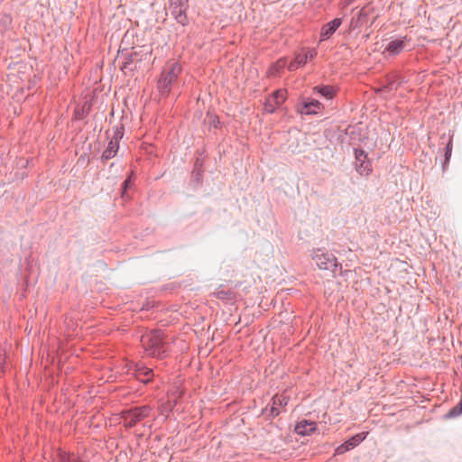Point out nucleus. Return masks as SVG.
<instances>
[{
	"mask_svg": "<svg viewBox=\"0 0 462 462\" xmlns=\"http://www.w3.org/2000/svg\"><path fill=\"white\" fill-rule=\"evenodd\" d=\"M317 266L321 270H331L337 266V257L328 252L318 249L313 255Z\"/></svg>",
	"mask_w": 462,
	"mask_h": 462,
	"instance_id": "nucleus-4",
	"label": "nucleus"
},
{
	"mask_svg": "<svg viewBox=\"0 0 462 462\" xmlns=\"http://www.w3.org/2000/svg\"><path fill=\"white\" fill-rule=\"evenodd\" d=\"M451 154V146L450 143L447 145V151H446V158L448 160L449 156Z\"/></svg>",
	"mask_w": 462,
	"mask_h": 462,
	"instance_id": "nucleus-22",
	"label": "nucleus"
},
{
	"mask_svg": "<svg viewBox=\"0 0 462 462\" xmlns=\"http://www.w3.org/2000/svg\"><path fill=\"white\" fill-rule=\"evenodd\" d=\"M315 89L318 90V92L320 93V95H322L323 97H325L327 98H332V97L334 95L332 88L328 87V86L315 88Z\"/></svg>",
	"mask_w": 462,
	"mask_h": 462,
	"instance_id": "nucleus-16",
	"label": "nucleus"
},
{
	"mask_svg": "<svg viewBox=\"0 0 462 462\" xmlns=\"http://www.w3.org/2000/svg\"><path fill=\"white\" fill-rule=\"evenodd\" d=\"M150 411L151 409L148 406H141L124 411L123 419L125 425L127 427H133L138 421L148 417Z\"/></svg>",
	"mask_w": 462,
	"mask_h": 462,
	"instance_id": "nucleus-3",
	"label": "nucleus"
},
{
	"mask_svg": "<svg viewBox=\"0 0 462 462\" xmlns=\"http://www.w3.org/2000/svg\"><path fill=\"white\" fill-rule=\"evenodd\" d=\"M320 109L321 104L317 100H312L310 102H303L300 112L301 114L311 115L318 114Z\"/></svg>",
	"mask_w": 462,
	"mask_h": 462,
	"instance_id": "nucleus-10",
	"label": "nucleus"
},
{
	"mask_svg": "<svg viewBox=\"0 0 462 462\" xmlns=\"http://www.w3.org/2000/svg\"><path fill=\"white\" fill-rule=\"evenodd\" d=\"M131 184V180L128 178L124 181V187L126 189Z\"/></svg>",
	"mask_w": 462,
	"mask_h": 462,
	"instance_id": "nucleus-23",
	"label": "nucleus"
},
{
	"mask_svg": "<svg viewBox=\"0 0 462 462\" xmlns=\"http://www.w3.org/2000/svg\"><path fill=\"white\" fill-rule=\"evenodd\" d=\"M341 23V19L336 18L333 21L325 24L321 29V40H325L330 37V35H332L336 32V30L340 26Z\"/></svg>",
	"mask_w": 462,
	"mask_h": 462,
	"instance_id": "nucleus-9",
	"label": "nucleus"
},
{
	"mask_svg": "<svg viewBox=\"0 0 462 462\" xmlns=\"http://www.w3.org/2000/svg\"><path fill=\"white\" fill-rule=\"evenodd\" d=\"M286 99V91L283 89H280L273 93V95L268 98L267 103L265 105V110L272 113L274 111L275 106L282 105Z\"/></svg>",
	"mask_w": 462,
	"mask_h": 462,
	"instance_id": "nucleus-5",
	"label": "nucleus"
},
{
	"mask_svg": "<svg viewBox=\"0 0 462 462\" xmlns=\"http://www.w3.org/2000/svg\"><path fill=\"white\" fill-rule=\"evenodd\" d=\"M288 403V398L284 395H275L273 398V407H272V414L276 416L280 413V410L278 408L282 405H286Z\"/></svg>",
	"mask_w": 462,
	"mask_h": 462,
	"instance_id": "nucleus-11",
	"label": "nucleus"
},
{
	"mask_svg": "<svg viewBox=\"0 0 462 462\" xmlns=\"http://www.w3.org/2000/svg\"><path fill=\"white\" fill-rule=\"evenodd\" d=\"M303 56H307V60H313L316 55H317V52L315 50H309L306 53L302 54Z\"/></svg>",
	"mask_w": 462,
	"mask_h": 462,
	"instance_id": "nucleus-19",
	"label": "nucleus"
},
{
	"mask_svg": "<svg viewBox=\"0 0 462 462\" xmlns=\"http://www.w3.org/2000/svg\"><path fill=\"white\" fill-rule=\"evenodd\" d=\"M366 433L356 434L348 440H346L344 444L340 445L337 448L336 453L340 455L354 448L360 442H362L365 439Z\"/></svg>",
	"mask_w": 462,
	"mask_h": 462,
	"instance_id": "nucleus-6",
	"label": "nucleus"
},
{
	"mask_svg": "<svg viewBox=\"0 0 462 462\" xmlns=\"http://www.w3.org/2000/svg\"><path fill=\"white\" fill-rule=\"evenodd\" d=\"M307 63V56H303L301 53L297 54L295 59L288 65L289 70H295L299 67L304 66Z\"/></svg>",
	"mask_w": 462,
	"mask_h": 462,
	"instance_id": "nucleus-14",
	"label": "nucleus"
},
{
	"mask_svg": "<svg viewBox=\"0 0 462 462\" xmlns=\"http://www.w3.org/2000/svg\"><path fill=\"white\" fill-rule=\"evenodd\" d=\"M188 2V0H171V5H178L180 6H182Z\"/></svg>",
	"mask_w": 462,
	"mask_h": 462,
	"instance_id": "nucleus-21",
	"label": "nucleus"
},
{
	"mask_svg": "<svg viewBox=\"0 0 462 462\" xmlns=\"http://www.w3.org/2000/svg\"><path fill=\"white\" fill-rule=\"evenodd\" d=\"M366 155L363 151H356V162H365Z\"/></svg>",
	"mask_w": 462,
	"mask_h": 462,
	"instance_id": "nucleus-18",
	"label": "nucleus"
},
{
	"mask_svg": "<svg viewBox=\"0 0 462 462\" xmlns=\"http://www.w3.org/2000/svg\"><path fill=\"white\" fill-rule=\"evenodd\" d=\"M141 341L148 356L161 357L166 351L160 331H152L143 336Z\"/></svg>",
	"mask_w": 462,
	"mask_h": 462,
	"instance_id": "nucleus-1",
	"label": "nucleus"
},
{
	"mask_svg": "<svg viewBox=\"0 0 462 462\" xmlns=\"http://www.w3.org/2000/svg\"><path fill=\"white\" fill-rule=\"evenodd\" d=\"M133 370V374L141 382L147 383L151 380L152 371L149 368L143 367L140 365H132L127 373Z\"/></svg>",
	"mask_w": 462,
	"mask_h": 462,
	"instance_id": "nucleus-7",
	"label": "nucleus"
},
{
	"mask_svg": "<svg viewBox=\"0 0 462 462\" xmlns=\"http://www.w3.org/2000/svg\"><path fill=\"white\" fill-rule=\"evenodd\" d=\"M5 364V356L0 352V372L4 371V365Z\"/></svg>",
	"mask_w": 462,
	"mask_h": 462,
	"instance_id": "nucleus-20",
	"label": "nucleus"
},
{
	"mask_svg": "<svg viewBox=\"0 0 462 462\" xmlns=\"http://www.w3.org/2000/svg\"><path fill=\"white\" fill-rule=\"evenodd\" d=\"M118 141L116 138L114 140H111L108 143L107 148L104 151L102 154V158L105 160H108L112 157H114L118 150Z\"/></svg>",
	"mask_w": 462,
	"mask_h": 462,
	"instance_id": "nucleus-12",
	"label": "nucleus"
},
{
	"mask_svg": "<svg viewBox=\"0 0 462 462\" xmlns=\"http://www.w3.org/2000/svg\"><path fill=\"white\" fill-rule=\"evenodd\" d=\"M286 65V60L285 59H280L273 66V69L275 70H279V69H282L285 67Z\"/></svg>",
	"mask_w": 462,
	"mask_h": 462,
	"instance_id": "nucleus-17",
	"label": "nucleus"
},
{
	"mask_svg": "<svg viewBox=\"0 0 462 462\" xmlns=\"http://www.w3.org/2000/svg\"><path fill=\"white\" fill-rule=\"evenodd\" d=\"M356 167L361 175H367L372 170L368 162H356Z\"/></svg>",
	"mask_w": 462,
	"mask_h": 462,
	"instance_id": "nucleus-15",
	"label": "nucleus"
},
{
	"mask_svg": "<svg viewBox=\"0 0 462 462\" xmlns=\"http://www.w3.org/2000/svg\"><path fill=\"white\" fill-rule=\"evenodd\" d=\"M316 430V423L313 421L301 420L295 426V431L299 435L306 436L314 432Z\"/></svg>",
	"mask_w": 462,
	"mask_h": 462,
	"instance_id": "nucleus-8",
	"label": "nucleus"
},
{
	"mask_svg": "<svg viewBox=\"0 0 462 462\" xmlns=\"http://www.w3.org/2000/svg\"><path fill=\"white\" fill-rule=\"evenodd\" d=\"M180 70V64L175 61L166 64L158 82V88L162 95H167L170 92L171 85L177 79Z\"/></svg>",
	"mask_w": 462,
	"mask_h": 462,
	"instance_id": "nucleus-2",
	"label": "nucleus"
},
{
	"mask_svg": "<svg viewBox=\"0 0 462 462\" xmlns=\"http://www.w3.org/2000/svg\"><path fill=\"white\" fill-rule=\"evenodd\" d=\"M403 49V41L402 40H395L391 42L388 46L386 47V51L393 55H396L400 53Z\"/></svg>",
	"mask_w": 462,
	"mask_h": 462,
	"instance_id": "nucleus-13",
	"label": "nucleus"
}]
</instances>
